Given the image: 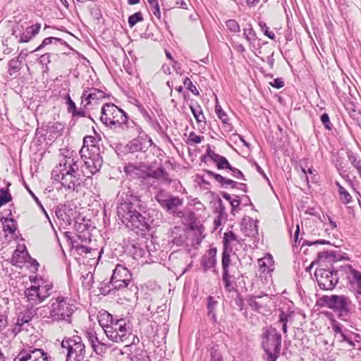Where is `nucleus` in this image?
<instances>
[{"label":"nucleus","mask_w":361,"mask_h":361,"mask_svg":"<svg viewBox=\"0 0 361 361\" xmlns=\"http://www.w3.org/2000/svg\"><path fill=\"white\" fill-rule=\"evenodd\" d=\"M152 178L156 180H160L163 183L169 184L171 179L169 178L168 173L163 168H158L145 174V178Z\"/></svg>","instance_id":"cd10ccee"},{"label":"nucleus","mask_w":361,"mask_h":361,"mask_svg":"<svg viewBox=\"0 0 361 361\" xmlns=\"http://www.w3.org/2000/svg\"><path fill=\"white\" fill-rule=\"evenodd\" d=\"M12 197L11 194L8 192V190L5 189L0 190V207L6 204L11 201Z\"/></svg>","instance_id":"6e6d98bb"},{"label":"nucleus","mask_w":361,"mask_h":361,"mask_svg":"<svg viewBox=\"0 0 361 361\" xmlns=\"http://www.w3.org/2000/svg\"><path fill=\"white\" fill-rule=\"evenodd\" d=\"M118 319H119L114 317L112 314H109L106 311L100 312L99 315L98 316V322L99 323V325L104 329V332L105 329H108V328L110 327L113 324H114V322Z\"/></svg>","instance_id":"c85d7f7f"},{"label":"nucleus","mask_w":361,"mask_h":361,"mask_svg":"<svg viewBox=\"0 0 361 361\" xmlns=\"http://www.w3.org/2000/svg\"><path fill=\"white\" fill-rule=\"evenodd\" d=\"M133 104L136 105L138 111L142 114L144 119L146 121V122L149 123L154 119L153 116L144 108V106L138 102L137 99H133Z\"/></svg>","instance_id":"37998d69"},{"label":"nucleus","mask_w":361,"mask_h":361,"mask_svg":"<svg viewBox=\"0 0 361 361\" xmlns=\"http://www.w3.org/2000/svg\"><path fill=\"white\" fill-rule=\"evenodd\" d=\"M97 141L92 136H85L83 139V146L80 150L81 157H86L87 154L101 153L99 147L96 144Z\"/></svg>","instance_id":"6ab92c4d"},{"label":"nucleus","mask_w":361,"mask_h":361,"mask_svg":"<svg viewBox=\"0 0 361 361\" xmlns=\"http://www.w3.org/2000/svg\"><path fill=\"white\" fill-rule=\"evenodd\" d=\"M217 304V301L214 300L212 296H209L207 298V310H208V316L211 317V319L214 321H216V314L214 312V310L216 305Z\"/></svg>","instance_id":"e433bc0d"},{"label":"nucleus","mask_w":361,"mask_h":361,"mask_svg":"<svg viewBox=\"0 0 361 361\" xmlns=\"http://www.w3.org/2000/svg\"><path fill=\"white\" fill-rule=\"evenodd\" d=\"M71 299L63 296L52 298L47 305L41 307L40 316L47 322L64 321L71 323V316L76 310Z\"/></svg>","instance_id":"7ed1b4c3"},{"label":"nucleus","mask_w":361,"mask_h":361,"mask_svg":"<svg viewBox=\"0 0 361 361\" xmlns=\"http://www.w3.org/2000/svg\"><path fill=\"white\" fill-rule=\"evenodd\" d=\"M106 94L97 88H87L82 92L81 96V106L87 109L90 105L97 104L100 100L105 98Z\"/></svg>","instance_id":"dca6fc26"},{"label":"nucleus","mask_w":361,"mask_h":361,"mask_svg":"<svg viewBox=\"0 0 361 361\" xmlns=\"http://www.w3.org/2000/svg\"><path fill=\"white\" fill-rule=\"evenodd\" d=\"M128 114L114 104H105L102 109L101 121L106 126L118 128Z\"/></svg>","instance_id":"6e6552de"},{"label":"nucleus","mask_w":361,"mask_h":361,"mask_svg":"<svg viewBox=\"0 0 361 361\" xmlns=\"http://www.w3.org/2000/svg\"><path fill=\"white\" fill-rule=\"evenodd\" d=\"M50 358L51 357L44 351V350L40 349L39 355H37L35 361H49Z\"/></svg>","instance_id":"774afa93"},{"label":"nucleus","mask_w":361,"mask_h":361,"mask_svg":"<svg viewBox=\"0 0 361 361\" xmlns=\"http://www.w3.org/2000/svg\"><path fill=\"white\" fill-rule=\"evenodd\" d=\"M111 285L114 289L123 290L127 288L133 290V288L137 289L132 281V275L129 270L121 264H117L114 270Z\"/></svg>","instance_id":"1a4fd4ad"},{"label":"nucleus","mask_w":361,"mask_h":361,"mask_svg":"<svg viewBox=\"0 0 361 361\" xmlns=\"http://www.w3.org/2000/svg\"><path fill=\"white\" fill-rule=\"evenodd\" d=\"M236 240H237L236 236L233 232L229 231V232L225 233L224 235V239H223L224 249L228 250L231 243L232 242L236 241ZM230 250H231V247H230Z\"/></svg>","instance_id":"49530a36"},{"label":"nucleus","mask_w":361,"mask_h":361,"mask_svg":"<svg viewBox=\"0 0 361 361\" xmlns=\"http://www.w3.org/2000/svg\"><path fill=\"white\" fill-rule=\"evenodd\" d=\"M260 29L263 33L271 39H275V34L269 30V27L264 22L259 21L258 23Z\"/></svg>","instance_id":"4d7b16f0"},{"label":"nucleus","mask_w":361,"mask_h":361,"mask_svg":"<svg viewBox=\"0 0 361 361\" xmlns=\"http://www.w3.org/2000/svg\"><path fill=\"white\" fill-rule=\"evenodd\" d=\"M64 126L59 122H53L48 127L50 135L53 137H58L61 135Z\"/></svg>","instance_id":"c9c22d12"},{"label":"nucleus","mask_w":361,"mask_h":361,"mask_svg":"<svg viewBox=\"0 0 361 361\" xmlns=\"http://www.w3.org/2000/svg\"><path fill=\"white\" fill-rule=\"evenodd\" d=\"M211 361H223L221 353L214 348L211 350Z\"/></svg>","instance_id":"69168bd1"},{"label":"nucleus","mask_w":361,"mask_h":361,"mask_svg":"<svg viewBox=\"0 0 361 361\" xmlns=\"http://www.w3.org/2000/svg\"><path fill=\"white\" fill-rule=\"evenodd\" d=\"M125 173L132 178H145V173L137 166L129 164L124 168Z\"/></svg>","instance_id":"473e14b6"},{"label":"nucleus","mask_w":361,"mask_h":361,"mask_svg":"<svg viewBox=\"0 0 361 361\" xmlns=\"http://www.w3.org/2000/svg\"><path fill=\"white\" fill-rule=\"evenodd\" d=\"M28 257V252L25 248L20 251L19 250H15L12 256V262L15 264H22L25 261Z\"/></svg>","instance_id":"f704fd0d"},{"label":"nucleus","mask_w":361,"mask_h":361,"mask_svg":"<svg viewBox=\"0 0 361 361\" xmlns=\"http://www.w3.org/2000/svg\"><path fill=\"white\" fill-rule=\"evenodd\" d=\"M132 325L126 318L114 322L108 329H105L107 338L115 343L125 342L131 335Z\"/></svg>","instance_id":"0eeeda50"},{"label":"nucleus","mask_w":361,"mask_h":361,"mask_svg":"<svg viewBox=\"0 0 361 361\" xmlns=\"http://www.w3.org/2000/svg\"><path fill=\"white\" fill-rule=\"evenodd\" d=\"M320 119H321L322 123L324 124V127L327 130H332L333 125L331 123L329 116L326 113L322 114L320 116Z\"/></svg>","instance_id":"680f3d73"},{"label":"nucleus","mask_w":361,"mask_h":361,"mask_svg":"<svg viewBox=\"0 0 361 361\" xmlns=\"http://www.w3.org/2000/svg\"><path fill=\"white\" fill-rule=\"evenodd\" d=\"M255 296L257 298V300H258L259 303L262 304V308L267 307L268 304L271 302V298L267 294Z\"/></svg>","instance_id":"052dcab7"},{"label":"nucleus","mask_w":361,"mask_h":361,"mask_svg":"<svg viewBox=\"0 0 361 361\" xmlns=\"http://www.w3.org/2000/svg\"><path fill=\"white\" fill-rule=\"evenodd\" d=\"M61 348L66 350V361H83L86 358L85 345L78 336L63 338Z\"/></svg>","instance_id":"423d86ee"},{"label":"nucleus","mask_w":361,"mask_h":361,"mask_svg":"<svg viewBox=\"0 0 361 361\" xmlns=\"http://www.w3.org/2000/svg\"><path fill=\"white\" fill-rule=\"evenodd\" d=\"M204 140L203 136L196 135L194 132H191L189 134L188 138V143L192 145L195 144H199Z\"/></svg>","instance_id":"13d9d810"},{"label":"nucleus","mask_w":361,"mask_h":361,"mask_svg":"<svg viewBox=\"0 0 361 361\" xmlns=\"http://www.w3.org/2000/svg\"><path fill=\"white\" fill-rule=\"evenodd\" d=\"M222 281L224 284L225 290L227 292L231 293L235 290V288L231 282V278H228L227 274L222 273Z\"/></svg>","instance_id":"3c124183"},{"label":"nucleus","mask_w":361,"mask_h":361,"mask_svg":"<svg viewBox=\"0 0 361 361\" xmlns=\"http://www.w3.org/2000/svg\"><path fill=\"white\" fill-rule=\"evenodd\" d=\"M118 128H120L123 133L128 137H137L143 133L141 126L133 120L130 119L128 115L124 118Z\"/></svg>","instance_id":"a211bd4d"},{"label":"nucleus","mask_w":361,"mask_h":361,"mask_svg":"<svg viewBox=\"0 0 361 361\" xmlns=\"http://www.w3.org/2000/svg\"><path fill=\"white\" fill-rule=\"evenodd\" d=\"M322 300L325 305L331 309L337 310L344 313H348L351 310V300L345 295H326L323 297Z\"/></svg>","instance_id":"ddd939ff"},{"label":"nucleus","mask_w":361,"mask_h":361,"mask_svg":"<svg viewBox=\"0 0 361 361\" xmlns=\"http://www.w3.org/2000/svg\"><path fill=\"white\" fill-rule=\"evenodd\" d=\"M155 199L164 209L172 214H174L177 209L183 204V198L173 196L164 190H161L157 193Z\"/></svg>","instance_id":"f8f14e48"},{"label":"nucleus","mask_w":361,"mask_h":361,"mask_svg":"<svg viewBox=\"0 0 361 361\" xmlns=\"http://www.w3.org/2000/svg\"><path fill=\"white\" fill-rule=\"evenodd\" d=\"M142 20L143 17L140 11L136 12L128 17V24L131 28L134 27L137 23L142 22Z\"/></svg>","instance_id":"8fccbe9b"},{"label":"nucleus","mask_w":361,"mask_h":361,"mask_svg":"<svg viewBox=\"0 0 361 361\" xmlns=\"http://www.w3.org/2000/svg\"><path fill=\"white\" fill-rule=\"evenodd\" d=\"M132 138V140H130L126 145V147L128 148V151L130 152L141 151L142 149V143L140 140L138 139V137Z\"/></svg>","instance_id":"79ce46f5"},{"label":"nucleus","mask_w":361,"mask_h":361,"mask_svg":"<svg viewBox=\"0 0 361 361\" xmlns=\"http://www.w3.org/2000/svg\"><path fill=\"white\" fill-rule=\"evenodd\" d=\"M189 107L197 123L200 126L203 123L204 126L206 123V118L203 114L201 106L197 102H191Z\"/></svg>","instance_id":"c756f323"},{"label":"nucleus","mask_w":361,"mask_h":361,"mask_svg":"<svg viewBox=\"0 0 361 361\" xmlns=\"http://www.w3.org/2000/svg\"><path fill=\"white\" fill-rule=\"evenodd\" d=\"M206 155L216 164L218 169L223 170L230 169L231 164L227 159L224 156L216 154L209 147H208L207 149Z\"/></svg>","instance_id":"5701e85b"},{"label":"nucleus","mask_w":361,"mask_h":361,"mask_svg":"<svg viewBox=\"0 0 361 361\" xmlns=\"http://www.w3.org/2000/svg\"><path fill=\"white\" fill-rule=\"evenodd\" d=\"M75 250L80 255H84L85 257H87L88 254H94V255L99 254V250L90 248L83 245H76Z\"/></svg>","instance_id":"c03bdc74"},{"label":"nucleus","mask_w":361,"mask_h":361,"mask_svg":"<svg viewBox=\"0 0 361 361\" xmlns=\"http://www.w3.org/2000/svg\"><path fill=\"white\" fill-rule=\"evenodd\" d=\"M258 265L260 271V276L267 279L268 275L271 276V273L274 269V262L273 257L268 254L262 258L258 259Z\"/></svg>","instance_id":"aec40b11"},{"label":"nucleus","mask_w":361,"mask_h":361,"mask_svg":"<svg viewBox=\"0 0 361 361\" xmlns=\"http://www.w3.org/2000/svg\"><path fill=\"white\" fill-rule=\"evenodd\" d=\"M226 27L227 29L232 32H239L240 31V27L238 23L233 19H230L226 21Z\"/></svg>","instance_id":"603ef678"},{"label":"nucleus","mask_w":361,"mask_h":361,"mask_svg":"<svg viewBox=\"0 0 361 361\" xmlns=\"http://www.w3.org/2000/svg\"><path fill=\"white\" fill-rule=\"evenodd\" d=\"M118 202L117 215L126 227L141 235L150 230L152 221L147 216V205L140 197L128 189L118 192Z\"/></svg>","instance_id":"f257e3e1"},{"label":"nucleus","mask_w":361,"mask_h":361,"mask_svg":"<svg viewBox=\"0 0 361 361\" xmlns=\"http://www.w3.org/2000/svg\"><path fill=\"white\" fill-rule=\"evenodd\" d=\"M314 276L319 286L323 290H332L338 281V271H330L323 268H317Z\"/></svg>","instance_id":"9b49d317"},{"label":"nucleus","mask_w":361,"mask_h":361,"mask_svg":"<svg viewBox=\"0 0 361 361\" xmlns=\"http://www.w3.org/2000/svg\"><path fill=\"white\" fill-rule=\"evenodd\" d=\"M243 230L246 235L249 237H254L256 234H257V228L256 222L252 219H249L247 222L244 219L242 224Z\"/></svg>","instance_id":"2f4dec72"},{"label":"nucleus","mask_w":361,"mask_h":361,"mask_svg":"<svg viewBox=\"0 0 361 361\" xmlns=\"http://www.w3.org/2000/svg\"><path fill=\"white\" fill-rule=\"evenodd\" d=\"M41 348L29 347L19 353L14 361H35Z\"/></svg>","instance_id":"393cba45"},{"label":"nucleus","mask_w":361,"mask_h":361,"mask_svg":"<svg viewBox=\"0 0 361 361\" xmlns=\"http://www.w3.org/2000/svg\"><path fill=\"white\" fill-rule=\"evenodd\" d=\"M337 339L340 342H343V341L347 342L350 346L355 345V343H354L353 341L352 340L350 335L348 333L343 332L338 338H337Z\"/></svg>","instance_id":"0e129e2a"},{"label":"nucleus","mask_w":361,"mask_h":361,"mask_svg":"<svg viewBox=\"0 0 361 361\" xmlns=\"http://www.w3.org/2000/svg\"><path fill=\"white\" fill-rule=\"evenodd\" d=\"M130 252L139 263L142 264L147 262L146 257L148 255V250L144 245L140 243L132 244Z\"/></svg>","instance_id":"b1692460"},{"label":"nucleus","mask_w":361,"mask_h":361,"mask_svg":"<svg viewBox=\"0 0 361 361\" xmlns=\"http://www.w3.org/2000/svg\"><path fill=\"white\" fill-rule=\"evenodd\" d=\"M241 201L242 200L240 199L239 196L233 195V198L229 203L231 207V214L233 215H235V213L240 210L239 206L240 204Z\"/></svg>","instance_id":"5fc2aeb1"},{"label":"nucleus","mask_w":361,"mask_h":361,"mask_svg":"<svg viewBox=\"0 0 361 361\" xmlns=\"http://www.w3.org/2000/svg\"><path fill=\"white\" fill-rule=\"evenodd\" d=\"M348 158L352 165L357 169L358 173H361V159L352 152H348Z\"/></svg>","instance_id":"a19ab883"},{"label":"nucleus","mask_w":361,"mask_h":361,"mask_svg":"<svg viewBox=\"0 0 361 361\" xmlns=\"http://www.w3.org/2000/svg\"><path fill=\"white\" fill-rule=\"evenodd\" d=\"M40 29L41 24L39 23L27 26L25 28L22 25H18L16 28L13 30L12 35L18 39V43H27L39 32Z\"/></svg>","instance_id":"4468645a"},{"label":"nucleus","mask_w":361,"mask_h":361,"mask_svg":"<svg viewBox=\"0 0 361 361\" xmlns=\"http://www.w3.org/2000/svg\"><path fill=\"white\" fill-rule=\"evenodd\" d=\"M85 336L97 355H102L105 354L110 348L109 343H106L99 339L97 333L93 329L86 330Z\"/></svg>","instance_id":"f3484780"},{"label":"nucleus","mask_w":361,"mask_h":361,"mask_svg":"<svg viewBox=\"0 0 361 361\" xmlns=\"http://www.w3.org/2000/svg\"><path fill=\"white\" fill-rule=\"evenodd\" d=\"M63 41L61 38L54 37H49L44 39L42 42L35 49L30 51L31 53L38 51L41 49H42L44 47H45L47 45L51 44L52 43H56L60 42L62 43Z\"/></svg>","instance_id":"4c0bfd02"},{"label":"nucleus","mask_w":361,"mask_h":361,"mask_svg":"<svg viewBox=\"0 0 361 361\" xmlns=\"http://www.w3.org/2000/svg\"><path fill=\"white\" fill-rule=\"evenodd\" d=\"M216 247H211L209 249L201 258V266L204 271L215 267L216 264Z\"/></svg>","instance_id":"412c9836"},{"label":"nucleus","mask_w":361,"mask_h":361,"mask_svg":"<svg viewBox=\"0 0 361 361\" xmlns=\"http://www.w3.org/2000/svg\"><path fill=\"white\" fill-rule=\"evenodd\" d=\"M257 299V298H256L255 295H248L246 296L245 300L252 310L255 312H259L260 310L263 308L262 307V304H259Z\"/></svg>","instance_id":"58836bf2"},{"label":"nucleus","mask_w":361,"mask_h":361,"mask_svg":"<svg viewBox=\"0 0 361 361\" xmlns=\"http://www.w3.org/2000/svg\"><path fill=\"white\" fill-rule=\"evenodd\" d=\"M30 281L34 285L25 289V295L32 305L42 303L51 295L52 283L37 277H34L33 279L30 278Z\"/></svg>","instance_id":"39448f33"},{"label":"nucleus","mask_w":361,"mask_h":361,"mask_svg":"<svg viewBox=\"0 0 361 361\" xmlns=\"http://www.w3.org/2000/svg\"><path fill=\"white\" fill-rule=\"evenodd\" d=\"M231 262L230 259V255L228 250L224 249L221 257V266L223 272L227 274V268L231 267Z\"/></svg>","instance_id":"a18cd8bd"},{"label":"nucleus","mask_w":361,"mask_h":361,"mask_svg":"<svg viewBox=\"0 0 361 361\" xmlns=\"http://www.w3.org/2000/svg\"><path fill=\"white\" fill-rule=\"evenodd\" d=\"M55 214L56 217L63 221L64 224H71L74 218V211L70 205L63 204L56 207Z\"/></svg>","instance_id":"4be33fe9"},{"label":"nucleus","mask_w":361,"mask_h":361,"mask_svg":"<svg viewBox=\"0 0 361 361\" xmlns=\"http://www.w3.org/2000/svg\"><path fill=\"white\" fill-rule=\"evenodd\" d=\"M21 60L18 59L17 57L10 60L8 62L10 75H12L13 73L18 72L21 68Z\"/></svg>","instance_id":"09e8293b"},{"label":"nucleus","mask_w":361,"mask_h":361,"mask_svg":"<svg viewBox=\"0 0 361 361\" xmlns=\"http://www.w3.org/2000/svg\"><path fill=\"white\" fill-rule=\"evenodd\" d=\"M79 159L80 171L83 176L87 178L98 172L103 164V159L100 153L87 154L86 157H81Z\"/></svg>","instance_id":"9d476101"},{"label":"nucleus","mask_w":361,"mask_h":361,"mask_svg":"<svg viewBox=\"0 0 361 361\" xmlns=\"http://www.w3.org/2000/svg\"><path fill=\"white\" fill-rule=\"evenodd\" d=\"M131 361H150L147 353L142 350H137L131 354Z\"/></svg>","instance_id":"de8ad7c7"},{"label":"nucleus","mask_w":361,"mask_h":361,"mask_svg":"<svg viewBox=\"0 0 361 361\" xmlns=\"http://www.w3.org/2000/svg\"><path fill=\"white\" fill-rule=\"evenodd\" d=\"M205 172L209 177L213 178L216 182L220 183L221 187H224V188L231 187L232 188H235L238 185L237 182H235L233 180H231V179H228V178L222 176L221 175L216 173L210 170H206Z\"/></svg>","instance_id":"a878e982"},{"label":"nucleus","mask_w":361,"mask_h":361,"mask_svg":"<svg viewBox=\"0 0 361 361\" xmlns=\"http://www.w3.org/2000/svg\"><path fill=\"white\" fill-rule=\"evenodd\" d=\"M293 312H285L283 310H280L279 321L275 324L276 327L281 328L283 333L285 335L287 334L288 323L293 322Z\"/></svg>","instance_id":"bb28decb"},{"label":"nucleus","mask_w":361,"mask_h":361,"mask_svg":"<svg viewBox=\"0 0 361 361\" xmlns=\"http://www.w3.org/2000/svg\"><path fill=\"white\" fill-rule=\"evenodd\" d=\"M54 180L67 190L78 191L82 182V173L80 171L79 159L63 157L51 172Z\"/></svg>","instance_id":"f03ea898"},{"label":"nucleus","mask_w":361,"mask_h":361,"mask_svg":"<svg viewBox=\"0 0 361 361\" xmlns=\"http://www.w3.org/2000/svg\"><path fill=\"white\" fill-rule=\"evenodd\" d=\"M262 339V348L267 355V361H276L281 348V335L276 328L270 326L264 330Z\"/></svg>","instance_id":"20e7f679"},{"label":"nucleus","mask_w":361,"mask_h":361,"mask_svg":"<svg viewBox=\"0 0 361 361\" xmlns=\"http://www.w3.org/2000/svg\"><path fill=\"white\" fill-rule=\"evenodd\" d=\"M8 325V314L6 311L0 312V332Z\"/></svg>","instance_id":"e2e57ef3"},{"label":"nucleus","mask_w":361,"mask_h":361,"mask_svg":"<svg viewBox=\"0 0 361 361\" xmlns=\"http://www.w3.org/2000/svg\"><path fill=\"white\" fill-rule=\"evenodd\" d=\"M152 13L158 18H161V12L158 0H147Z\"/></svg>","instance_id":"864d4df0"},{"label":"nucleus","mask_w":361,"mask_h":361,"mask_svg":"<svg viewBox=\"0 0 361 361\" xmlns=\"http://www.w3.org/2000/svg\"><path fill=\"white\" fill-rule=\"evenodd\" d=\"M317 259L319 262H325L336 261L338 259L335 253L333 251H324L318 253Z\"/></svg>","instance_id":"ea45409f"},{"label":"nucleus","mask_w":361,"mask_h":361,"mask_svg":"<svg viewBox=\"0 0 361 361\" xmlns=\"http://www.w3.org/2000/svg\"><path fill=\"white\" fill-rule=\"evenodd\" d=\"M345 274V278L350 291L354 294L361 295V271L350 264L341 267Z\"/></svg>","instance_id":"2eb2a0df"},{"label":"nucleus","mask_w":361,"mask_h":361,"mask_svg":"<svg viewBox=\"0 0 361 361\" xmlns=\"http://www.w3.org/2000/svg\"><path fill=\"white\" fill-rule=\"evenodd\" d=\"M183 85L193 94L196 96L199 95V91L197 90V87L193 85L192 82L190 80V78H185L183 80Z\"/></svg>","instance_id":"bf43d9fd"},{"label":"nucleus","mask_w":361,"mask_h":361,"mask_svg":"<svg viewBox=\"0 0 361 361\" xmlns=\"http://www.w3.org/2000/svg\"><path fill=\"white\" fill-rule=\"evenodd\" d=\"M243 37L247 40L250 47H255V42L257 40V35L250 25L243 29Z\"/></svg>","instance_id":"72a5a7b5"},{"label":"nucleus","mask_w":361,"mask_h":361,"mask_svg":"<svg viewBox=\"0 0 361 361\" xmlns=\"http://www.w3.org/2000/svg\"><path fill=\"white\" fill-rule=\"evenodd\" d=\"M228 170L231 172V175L233 177H234L235 178L245 180L242 171H240L239 169H238L237 168L233 167L231 165L230 169H228Z\"/></svg>","instance_id":"338daca9"},{"label":"nucleus","mask_w":361,"mask_h":361,"mask_svg":"<svg viewBox=\"0 0 361 361\" xmlns=\"http://www.w3.org/2000/svg\"><path fill=\"white\" fill-rule=\"evenodd\" d=\"M1 221L3 225L4 231L10 233L13 237L17 229V222L13 218L5 217H1Z\"/></svg>","instance_id":"7c9ffc66"}]
</instances>
